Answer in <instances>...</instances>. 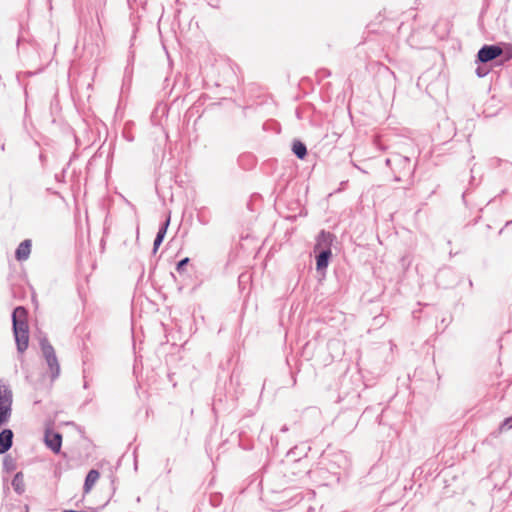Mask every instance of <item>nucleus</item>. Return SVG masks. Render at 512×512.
Masks as SVG:
<instances>
[{"label": "nucleus", "instance_id": "obj_12", "mask_svg": "<svg viewBox=\"0 0 512 512\" xmlns=\"http://www.w3.org/2000/svg\"><path fill=\"white\" fill-rule=\"evenodd\" d=\"M12 485L16 492L22 493L24 491L23 476L17 473L12 481Z\"/></svg>", "mask_w": 512, "mask_h": 512}, {"label": "nucleus", "instance_id": "obj_14", "mask_svg": "<svg viewBox=\"0 0 512 512\" xmlns=\"http://www.w3.org/2000/svg\"><path fill=\"white\" fill-rule=\"evenodd\" d=\"M505 428H507V429L512 428V417L505 419V421L503 422V424L501 426V430H503Z\"/></svg>", "mask_w": 512, "mask_h": 512}, {"label": "nucleus", "instance_id": "obj_13", "mask_svg": "<svg viewBox=\"0 0 512 512\" xmlns=\"http://www.w3.org/2000/svg\"><path fill=\"white\" fill-rule=\"evenodd\" d=\"M189 262V258L186 257L184 258L183 260H181L178 264H177V271L179 272H182L183 269H184V266L187 265Z\"/></svg>", "mask_w": 512, "mask_h": 512}, {"label": "nucleus", "instance_id": "obj_6", "mask_svg": "<svg viewBox=\"0 0 512 512\" xmlns=\"http://www.w3.org/2000/svg\"><path fill=\"white\" fill-rule=\"evenodd\" d=\"M45 444L54 453H58L62 445V435L54 432L53 430L47 429L44 437Z\"/></svg>", "mask_w": 512, "mask_h": 512}, {"label": "nucleus", "instance_id": "obj_4", "mask_svg": "<svg viewBox=\"0 0 512 512\" xmlns=\"http://www.w3.org/2000/svg\"><path fill=\"white\" fill-rule=\"evenodd\" d=\"M12 395L6 387L0 386V426L5 423L11 411Z\"/></svg>", "mask_w": 512, "mask_h": 512}, {"label": "nucleus", "instance_id": "obj_15", "mask_svg": "<svg viewBox=\"0 0 512 512\" xmlns=\"http://www.w3.org/2000/svg\"><path fill=\"white\" fill-rule=\"evenodd\" d=\"M63 512H84V511L64 510Z\"/></svg>", "mask_w": 512, "mask_h": 512}, {"label": "nucleus", "instance_id": "obj_10", "mask_svg": "<svg viewBox=\"0 0 512 512\" xmlns=\"http://www.w3.org/2000/svg\"><path fill=\"white\" fill-rule=\"evenodd\" d=\"M169 223H170V217H168V219L166 220L164 225L160 228V230L157 233L156 239L154 241V251L155 252L157 251V249L159 248L160 244L162 243V241L165 237Z\"/></svg>", "mask_w": 512, "mask_h": 512}, {"label": "nucleus", "instance_id": "obj_5", "mask_svg": "<svg viewBox=\"0 0 512 512\" xmlns=\"http://www.w3.org/2000/svg\"><path fill=\"white\" fill-rule=\"evenodd\" d=\"M502 53L503 50L501 47L496 45H486L479 50L477 56L480 62L487 63L501 56Z\"/></svg>", "mask_w": 512, "mask_h": 512}, {"label": "nucleus", "instance_id": "obj_9", "mask_svg": "<svg viewBox=\"0 0 512 512\" xmlns=\"http://www.w3.org/2000/svg\"><path fill=\"white\" fill-rule=\"evenodd\" d=\"M100 474L97 470H90L86 476L84 484V492L89 493L94 484L98 481Z\"/></svg>", "mask_w": 512, "mask_h": 512}, {"label": "nucleus", "instance_id": "obj_16", "mask_svg": "<svg viewBox=\"0 0 512 512\" xmlns=\"http://www.w3.org/2000/svg\"><path fill=\"white\" fill-rule=\"evenodd\" d=\"M512 57V55H508L505 60H509Z\"/></svg>", "mask_w": 512, "mask_h": 512}, {"label": "nucleus", "instance_id": "obj_1", "mask_svg": "<svg viewBox=\"0 0 512 512\" xmlns=\"http://www.w3.org/2000/svg\"><path fill=\"white\" fill-rule=\"evenodd\" d=\"M13 330L18 350L23 352L29 343V331L27 324V313L23 307H17L12 315Z\"/></svg>", "mask_w": 512, "mask_h": 512}, {"label": "nucleus", "instance_id": "obj_8", "mask_svg": "<svg viewBox=\"0 0 512 512\" xmlns=\"http://www.w3.org/2000/svg\"><path fill=\"white\" fill-rule=\"evenodd\" d=\"M13 432L10 429H4L0 433V454L8 451L12 445Z\"/></svg>", "mask_w": 512, "mask_h": 512}, {"label": "nucleus", "instance_id": "obj_7", "mask_svg": "<svg viewBox=\"0 0 512 512\" xmlns=\"http://www.w3.org/2000/svg\"><path fill=\"white\" fill-rule=\"evenodd\" d=\"M32 242L29 239L22 241L16 249L15 256L18 261H25L31 253Z\"/></svg>", "mask_w": 512, "mask_h": 512}, {"label": "nucleus", "instance_id": "obj_3", "mask_svg": "<svg viewBox=\"0 0 512 512\" xmlns=\"http://www.w3.org/2000/svg\"><path fill=\"white\" fill-rule=\"evenodd\" d=\"M41 350L48 364L52 378H56L60 373V366L53 346L47 340H43L41 342Z\"/></svg>", "mask_w": 512, "mask_h": 512}, {"label": "nucleus", "instance_id": "obj_2", "mask_svg": "<svg viewBox=\"0 0 512 512\" xmlns=\"http://www.w3.org/2000/svg\"><path fill=\"white\" fill-rule=\"evenodd\" d=\"M332 242L333 235L326 232H322L317 239L315 249H321L316 262V267L319 271L326 269L328 266L329 258L332 254L330 249Z\"/></svg>", "mask_w": 512, "mask_h": 512}, {"label": "nucleus", "instance_id": "obj_11", "mask_svg": "<svg viewBox=\"0 0 512 512\" xmlns=\"http://www.w3.org/2000/svg\"><path fill=\"white\" fill-rule=\"evenodd\" d=\"M292 150L295 153V155L300 159H303L307 154L306 146L300 141H295L293 143Z\"/></svg>", "mask_w": 512, "mask_h": 512}]
</instances>
